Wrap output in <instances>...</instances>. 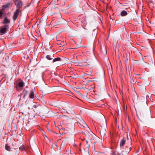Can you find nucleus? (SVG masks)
<instances>
[{"instance_id": "nucleus-1", "label": "nucleus", "mask_w": 155, "mask_h": 155, "mask_svg": "<svg viewBox=\"0 0 155 155\" xmlns=\"http://www.w3.org/2000/svg\"><path fill=\"white\" fill-rule=\"evenodd\" d=\"M14 4L17 8L14 12L13 16V19L14 21H15L18 18L19 13L21 12V9L22 8L23 5V3L21 0H13Z\"/></svg>"}, {"instance_id": "nucleus-2", "label": "nucleus", "mask_w": 155, "mask_h": 155, "mask_svg": "<svg viewBox=\"0 0 155 155\" xmlns=\"http://www.w3.org/2000/svg\"><path fill=\"white\" fill-rule=\"evenodd\" d=\"M79 127L81 128H82L87 131L89 130L88 126L83 120H81L80 122L79 123Z\"/></svg>"}, {"instance_id": "nucleus-3", "label": "nucleus", "mask_w": 155, "mask_h": 155, "mask_svg": "<svg viewBox=\"0 0 155 155\" xmlns=\"http://www.w3.org/2000/svg\"><path fill=\"white\" fill-rule=\"evenodd\" d=\"M9 27L8 25H6L0 29V35H3L7 32V30Z\"/></svg>"}, {"instance_id": "nucleus-4", "label": "nucleus", "mask_w": 155, "mask_h": 155, "mask_svg": "<svg viewBox=\"0 0 155 155\" xmlns=\"http://www.w3.org/2000/svg\"><path fill=\"white\" fill-rule=\"evenodd\" d=\"M10 19L8 18L7 17H5L3 20V23L4 24H6L8 25L10 23Z\"/></svg>"}, {"instance_id": "nucleus-5", "label": "nucleus", "mask_w": 155, "mask_h": 155, "mask_svg": "<svg viewBox=\"0 0 155 155\" xmlns=\"http://www.w3.org/2000/svg\"><path fill=\"white\" fill-rule=\"evenodd\" d=\"M106 133V131L105 129L104 128H101L100 131V134L102 137L104 138L105 134Z\"/></svg>"}, {"instance_id": "nucleus-6", "label": "nucleus", "mask_w": 155, "mask_h": 155, "mask_svg": "<svg viewBox=\"0 0 155 155\" xmlns=\"http://www.w3.org/2000/svg\"><path fill=\"white\" fill-rule=\"evenodd\" d=\"M126 141V138L124 137L120 142V147L123 146L125 144Z\"/></svg>"}, {"instance_id": "nucleus-7", "label": "nucleus", "mask_w": 155, "mask_h": 155, "mask_svg": "<svg viewBox=\"0 0 155 155\" xmlns=\"http://www.w3.org/2000/svg\"><path fill=\"white\" fill-rule=\"evenodd\" d=\"M61 61L62 59L58 57L53 59L52 61V62L54 63L57 61Z\"/></svg>"}, {"instance_id": "nucleus-8", "label": "nucleus", "mask_w": 155, "mask_h": 155, "mask_svg": "<svg viewBox=\"0 0 155 155\" xmlns=\"http://www.w3.org/2000/svg\"><path fill=\"white\" fill-rule=\"evenodd\" d=\"M11 5V2H9L6 3L5 5H3L2 7L4 8H9L10 6Z\"/></svg>"}, {"instance_id": "nucleus-9", "label": "nucleus", "mask_w": 155, "mask_h": 155, "mask_svg": "<svg viewBox=\"0 0 155 155\" xmlns=\"http://www.w3.org/2000/svg\"><path fill=\"white\" fill-rule=\"evenodd\" d=\"M19 149L20 150L24 151L26 150V148L25 146L24 145H22L19 147Z\"/></svg>"}, {"instance_id": "nucleus-10", "label": "nucleus", "mask_w": 155, "mask_h": 155, "mask_svg": "<svg viewBox=\"0 0 155 155\" xmlns=\"http://www.w3.org/2000/svg\"><path fill=\"white\" fill-rule=\"evenodd\" d=\"M128 13L125 10L123 11L120 13V15L122 16H124L127 15Z\"/></svg>"}, {"instance_id": "nucleus-11", "label": "nucleus", "mask_w": 155, "mask_h": 155, "mask_svg": "<svg viewBox=\"0 0 155 155\" xmlns=\"http://www.w3.org/2000/svg\"><path fill=\"white\" fill-rule=\"evenodd\" d=\"M53 55H48L46 56V58L49 60H51L53 59V58H54Z\"/></svg>"}, {"instance_id": "nucleus-12", "label": "nucleus", "mask_w": 155, "mask_h": 155, "mask_svg": "<svg viewBox=\"0 0 155 155\" xmlns=\"http://www.w3.org/2000/svg\"><path fill=\"white\" fill-rule=\"evenodd\" d=\"M29 97L30 98H33L34 97V94L32 91H31L29 94Z\"/></svg>"}, {"instance_id": "nucleus-13", "label": "nucleus", "mask_w": 155, "mask_h": 155, "mask_svg": "<svg viewBox=\"0 0 155 155\" xmlns=\"http://www.w3.org/2000/svg\"><path fill=\"white\" fill-rule=\"evenodd\" d=\"M138 118L141 117L143 115H142L140 111L136 112Z\"/></svg>"}, {"instance_id": "nucleus-14", "label": "nucleus", "mask_w": 155, "mask_h": 155, "mask_svg": "<svg viewBox=\"0 0 155 155\" xmlns=\"http://www.w3.org/2000/svg\"><path fill=\"white\" fill-rule=\"evenodd\" d=\"M24 85V83L23 81H20L18 84V86L20 87H22Z\"/></svg>"}, {"instance_id": "nucleus-15", "label": "nucleus", "mask_w": 155, "mask_h": 155, "mask_svg": "<svg viewBox=\"0 0 155 155\" xmlns=\"http://www.w3.org/2000/svg\"><path fill=\"white\" fill-rule=\"evenodd\" d=\"M5 149L8 151H11V148L10 146H8L7 144L5 146Z\"/></svg>"}, {"instance_id": "nucleus-16", "label": "nucleus", "mask_w": 155, "mask_h": 155, "mask_svg": "<svg viewBox=\"0 0 155 155\" xmlns=\"http://www.w3.org/2000/svg\"><path fill=\"white\" fill-rule=\"evenodd\" d=\"M39 106V104H38L36 103L35 104H34L33 105V107L34 108H36L37 107H38Z\"/></svg>"}, {"instance_id": "nucleus-17", "label": "nucleus", "mask_w": 155, "mask_h": 155, "mask_svg": "<svg viewBox=\"0 0 155 155\" xmlns=\"http://www.w3.org/2000/svg\"><path fill=\"white\" fill-rule=\"evenodd\" d=\"M23 114L26 115L28 114V112L27 111H24V112H21Z\"/></svg>"}, {"instance_id": "nucleus-18", "label": "nucleus", "mask_w": 155, "mask_h": 155, "mask_svg": "<svg viewBox=\"0 0 155 155\" xmlns=\"http://www.w3.org/2000/svg\"><path fill=\"white\" fill-rule=\"evenodd\" d=\"M3 14V13L1 11H0V17H1L2 16Z\"/></svg>"}, {"instance_id": "nucleus-19", "label": "nucleus", "mask_w": 155, "mask_h": 155, "mask_svg": "<svg viewBox=\"0 0 155 155\" xmlns=\"http://www.w3.org/2000/svg\"><path fill=\"white\" fill-rule=\"evenodd\" d=\"M16 88L17 90L18 91L19 90V87L18 86H16Z\"/></svg>"}, {"instance_id": "nucleus-20", "label": "nucleus", "mask_w": 155, "mask_h": 155, "mask_svg": "<svg viewBox=\"0 0 155 155\" xmlns=\"http://www.w3.org/2000/svg\"><path fill=\"white\" fill-rule=\"evenodd\" d=\"M127 139H128V136H127Z\"/></svg>"}, {"instance_id": "nucleus-21", "label": "nucleus", "mask_w": 155, "mask_h": 155, "mask_svg": "<svg viewBox=\"0 0 155 155\" xmlns=\"http://www.w3.org/2000/svg\"><path fill=\"white\" fill-rule=\"evenodd\" d=\"M130 148H130V150H131Z\"/></svg>"}]
</instances>
